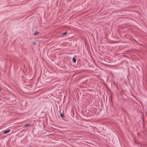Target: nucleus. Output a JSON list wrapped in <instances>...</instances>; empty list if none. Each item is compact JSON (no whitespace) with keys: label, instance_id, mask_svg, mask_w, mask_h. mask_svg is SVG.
Segmentation results:
<instances>
[{"label":"nucleus","instance_id":"nucleus-1","mask_svg":"<svg viewBox=\"0 0 147 147\" xmlns=\"http://www.w3.org/2000/svg\"><path fill=\"white\" fill-rule=\"evenodd\" d=\"M10 131V129H7L3 130L2 132L4 134H6L9 132Z\"/></svg>","mask_w":147,"mask_h":147},{"label":"nucleus","instance_id":"nucleus-2","mask_svg":"<svg viewBox=\"0 0 147 147\" xmlns=\"http://www.w3.org/2000/svg\"><path fill=\"white\" fill-rule=\"evenodd\" d=\"M72 60L74 63H75L76 62V59L74 57H73L72 58Z\"/></svg>","mask_w":147,"mask_h":147},{"label":"nucleus","instance_id":"nucleus-3","mask_svg":"<svg viewBox=\"0 0 147 147\" xmlns=\"http://www.w3.org/2000/svg\"><path fill=\"white\" fill-rule=\"evenodd\" d=\"M39 34V32L38 31H36L34 33V35H37Z\"/></svg>","mask_w":147,"mask_h":147},{"label":"nucleus","instance_id":"nucleus-4","mask_svg":"<svg viewBox=\"0 0 147 147\" xmlns=\"http://www.w3.org/2000/svg\"><path fill=\"white\" fill-rule=\"evenodd\" d=\"M67 34V32H65L63 33L62 34V35H63V36Z\"/></svg>","mask_w":147,"mask_h":147},{"label":"nucleus","instance_id":"nucleus-5","mask_svg":"<svg viewBox=\"0 0 147 147\" xmlns=\"http://www.w3.org/2000/svg\"><path fill=\"white\" fill-rule=\"evenodd\" d=\"M60 116L62 118H63L64 117V115L63 114L61 113L60 114Z\"/></svg>","mask_w":147,"mask_h":147},{"label":"nucleus","instance_id":"nucleus-6","mask_svg":"<svg viewBox=\"0 0 147 147\" xmlns=\"http://www.w3.org/2000/svg\"><path fill=\"white\" fill-rule=\"evenodd\" d=\"M30 124H27L25 126H24V127H27L28 126H30Z\"/></svg>","mask_w":147,"mask_h":147}]
</instances>
